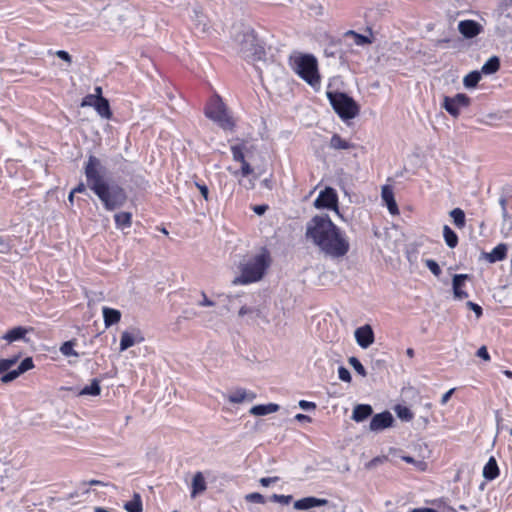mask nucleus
Wrapping results in <instances>:
<instances>
[{"label":"nucleus","mask_w":512,"mask_h":512,"mask_svg":"<svg viewBox=\"0 0 512 512\" xmlns=\"http://www.w3.org/2000/svg\"><path fill=\"white\" fill-rule=\"evenodd\" d=\"M393 416L390 412H382L372 417L370 421V429L372 431H380L390 427L393 424Z\"/></svg>","instance_id":"obj_16"},{"label":"nucleus","mask_w":512,"mask_h":512,"mask_svg":"<svg viewBox=\"0 0 512 512\" xmlns=\"http://www.w3.org/2000/svg\"><path fill=\"white\" fill-rule=\"evenodd\" d=\"M196 187L199 189L201 195L205 200L209 199V190L208 187L205 184L196 183Z\"/></svg>","instance_id":"obj_54"},{"label":"nucleus","mask_w":512,"mask_h":512,"mask_svg":"<svg viewBox=\"0 0 512 512\" xmlns=\"http://www.w3.org/2000/svg\"><path fill=\"white\" fill-rule=\"evenodd\" d=\"M270 265V256L264 251L248 259L241 265V274L232 281L234 285H246L262 279Z\"/></svg>","instance_id":"obj_3"},{"label":"nucleus","mask_w":512,"mask_h":512,"mask_svg":"<svg viewBox=\"0 0 512 512\" xmlns=\"http://www.w3.org/2000/svg\"><path fill=\"white\" fill-rule=\"evenodd\" d=\"M338 377H339L340 380H342L344 382H350L351 381V374H350V372L348 371V369H346L343 366H340L338 368Z\"/></svg>","instance_id":"obj_44"},{"label":"nucleus","mask_w":512,"mask_h":512,"mask_svg":"<svg viewBox=\"0 0 512 512\" xmlns=\"http://www.w3.org/2000/svg\"><path fill=\"white\" fill-rule=\"evenodd\" d=\"M84 484H88L90 486H105L106 484L100 480L92 479L88 482H84Z\"/></svg>","instance_id":"obj_59"},{"label":"nucleus","mask_w":512,"mask_h":512,"mask_svg":"<svg viewBox=\"0 0 512 512\" xmlns=\"http://www.w3.org/2000/svg\"><path fill=\"white\" fill-rule=\"evenodd\" d=\"M426 267L431 271V273L435 276H439L441 274V268L439 267L438 263L433 259H427L425 260Z\"/></svg>","instance_id":"obj_40"},{"label":"nucleus","mask_w":512,"mask_h":512,"mask_svg":"<svg viewBox=\"0 0 512 512\" xmlns=\"http://www.w3.org/2000/svg\"><path fill=\"white\" fill-rule=\"evenodd\" d=\"M86 190V186L83 183H80L78 186H76L72 191L74 193H82Z\"/></svg>","instance_id":"obj_61"},{"label":"nucleus","mask_w":512,"mask_h":512,"mask_svg":"<svg viewBox=\"0 0 512 512\" xmlns=\"http://www.w3.org/2000/svg\"><path fill=\"white\" fill-rule=\"evenodd\" d=\"M32 331V328H26L22 326L14 327L8 330L3 336L2 339L7 341L8 343H13L16 341H29L26 337L29 332Z\"/></svg>","instance_id":"obj_18"},{"label":"nucleus","mask_w":512,"mask_h":512,"mask_svg":"<svg viewBox=\"0 0 512 512\" xmlns=\"http://www.w3.org/2000/svg\"><path fill=\"white\" fill-rule=\"evenodd\" d=\"M94 91H95V93L93 95H96L99 98H104L102 96V88L101 87H99V86L95 87Z\"/></svg>","instance_id":"obj_63"},{"label":"nucleus","mask_w":512,"mask_h":512,"mask_svg":"<svg viewBox=\"0 0 512 512\" xmlns=\"http://www.w3.org/2000/svg\"><path fill=\"white\" fill-rule=\"evenodd\" d=\"M10 250L9 242L6 238L0 236V253H7Z\"/></svg>","instance_id":"obj_52"},{"label":"nucleus","mask_w":512,"mask_h":512,"mask_svg":"<svg viewBox=\"0 0 512 512\" xmlns=\"http://www.w3.org/2000/svg\"><path fill=\"white\" fill-rule=\"evenodd\" d=\"M124 508L128 512H142V500L139 494H134V497L131 501L127 502L124 506Z\"/></svg>","instance_id":"obj_34"},{"label":"nucleus","mask_w":512,"mask_h":512,"mask_svg":"<svg viewBox=\"0 0 512 512\" xmlns=\"http://www.w3.org/2000/svg\"><path fill=\"white\" fill-rule=\"evenodd\" d=\"M470 276L468 274H455L452 279V290L453 297L456 300H464L468 298V292L465 288V281L468 280Z\"/></svg>","instance_id":"obj_14"},{"label":"nucleus","mask_w":512,"mask_h":512,"mask_svg":"<svg viewBox=\"0 0 512 512\" xmlns=\"http://www.w3.org/2000/svg\"><path fill=\"white\" fill-rule=\"evenodd\" d=\"M410 512H439V511H437L436 509H433V508L423 507V508H414V509L410 510Z\"/></svg>","instance_id":"obj_58"},{"label":"nucleus","mask_w":512,"mask_h":512,"mask_svg":"<svg viewBox=\"0 0 512 512\" xmlns=\"http://www.w3.org/2000/svg\"><path fill=\"white\" fill-rule=\"evenodd\" d=\"M76 343L74 340L64 342L60 347V352H74L73 349Z\"/></svg>","instance_id":"obj_47"},{"label":"nucleus","mask_w":512,"mask_h":512,"mask_svg":"<svg viewBox=\"0 0 512 512\" xmlns=\"http://www.w3.org/2000/svg\"><path fill=\"white\" fill-rule=\"evenodd\" d=\"M55 55L58 58H60L63 61H65L66 63H68V64H71V62H72V58H71L70 54L67 51L58 50V51L55 52Z\"/></svg>","instance_id":"obj_48"},{"label":"nucleus","mask_w":512,"mask_h":512,"mask_svg":"<svg viewBox=\"0 0 512 512\" xmlns=\"http://www.w3.org/2000/svg\"><path fill=\"white\" fill-rule=\"evenodd\" d=\"M328 504L327 499L316 498L313 496L304 497L295 501L294 508L297 510H308L314 507L325 506Z\"/></svg>","instance_id":"obj_20"},{"label":"nucleus","mask_w":512,"mask_h":512,"mask_svg":"<svg viewBox=\"0 0 512 512\" xmlns=\"http://www.w3.org/2000/svg\"><path fill=\"white\" fill-rule=\"evenodd\" d=\"M115 226L117 229L130 228L132 225V214L130 212H119L114 215Z\"/></svg>","instance_id":"obj_28"},{"label":"nucleus","mask_w":512,"mask_h":512,"mask_svg":"<svg viewBox=\"0 0 512 512\" xmlns=\"http://www.w3.org/2000/svg\"><path fill=\"white\" fill-rule=\"evenodd\" d=\"M342 40L349 46H365L372 43V39L370 37L359 34L353 30L346 31L342 36Z\"/></svg>","instance_id":"obj_19"},{"label":"nucleus","mask_w":512,"mask_h":512,"mask_svg":"<svg viewBox=\"0 0 512 512\" xmlns=\"http://www.w3.org/2000/svg\"><path fill=\"white\" fill-rule=\"evenodd\" d=\"M466 306L475 313L476 318H480L482 316L483 310L480 305H478L472 301H468L466 303Z\"/></svg>","instance_id":"obj_45"},{"label":"nucleus","mask_w":512,"mask_h":512,"mask_svg":"<svg viewBox=\"0 0 512 512\" xmlns=\"http://www.w3.org/2000/svg\"><path fill=\"white\" fill-rule=\"evenodd\" d=\"M480 80H481L480 72L472 71L464 77L463 84L466 88H473L479 83Z\"/></svg>","instance_id":"obj_35"},{"label":"nucleus","mask_w":512,"mask_h":512,"mask_svg":"<svg viewBox=\"0 0 512 512\" xmlns=\"http://www.w3.org/2000/svg\"><path fill=\"white\" fill-rule=\"evenodd\" d=\"M94 108L102 118L110 119L112 117L110 104L106 98H98V101Z\"/></svg>","instance_id":"obj_30"},{"label":"nucleus","mask_w":512,"mask_h":512,"mask_svg":"<svg viewBox=\"0 0 512 512\" xmlns=\"http://www.w3.org/2000/svg\"><path fill=\"white\" fill-rule=\"evenodd\" d=\"M244 150H245L244 144L232 145L231 152H232L233 160L236 162H244V160H245Z\"/></svg>","instance_id":"obj_37"},{"label":"nucleus","mask_w":512,"mask_h":512,"mask_svg":"<svg viewBox=\"0 0 512 512\" xmlns=\"http://www.w3.org/2000/svg\"><path fill=\"white\" fill-rule=\"evenodd\" d=\"M372 407L368 404H359L357 405L352 414V419L356 422H361L368 418L372 414Z\"/></svg>","instance_id":"obj_27"},{"label":"nucleus","mask_w":512,"mask_h":512,"mask_svg":"<svg viewBox=\"0 0 512 512\" xmlns=\"http://www.w3.org/2000/svg\"><path fill=\"white\" fill-rule=\"evenodd\" d=\"M381 196L382 200L386 203L389 212L392 215L398 214V207L394 199V194L389 186H384L382 188Z\"/></svg>","instance_id":"obj_23"},{"label":"nucleus","mask_w":512,"mask_h":512,"mask_svg":"<svg viewBox=\"0 0 512 512\" xmlns=\"http://www.w3.org/2000/svg\"><path fill=\"white\" fill-rule=\"evenodd\" d=\"M18 357L0 359V384H8L34 367L31 357L25 358L16 368Z\"/></svg>","instance_id":"obj_7"},{"label":"nucleus","mask_w":512,"mask_h":512,"mask_svg":"<svg viewBox=\"0 0 512 512\" xmlns=\"http://www.w3.org/2000/svg\"><path fill=\"white\" fill-rule=\"evenodd\" d=\"M98 98L96 95H93V94H88L86 95L83 100H82V103H81V106L82 107H85V106H92V107H95L97 101H98Z\"/></svg>","instance_id":"obj_42"},{"label":"nucleus","mask_w":512,"mask_h":512,"mask_svg":"<svg viewBox=\"0 0 512 512\" xmlns=\"http://www.w3.org/2000/svg\"><path fill=\"white\" fill-rule=\"evenodd\" d=\"M245 499H246V501L251 502V503H257V504H265L266 503L265 497L258 492H253V493L247 494L245 496Z\"/></svg>","instance_id":"obj_39"},{"label":"nucleus","mask_w":512,"mask_h":512,"mask_svg":"<svg viewBox=\"0 0 512 512\" xmlns=\"http://www.w3.org/2000/svg\"><path fill=\"white\" fill-rule=\"evenodd\" d=\"M450 217L457 228H463L466 223L465 213L460 208H454L450 211Z\"/></svg>","instance_id":"obj_33"},{"label":"nucleus","mask_w":512,"mask_h":512,"mask_svg":"<svg viewBox=\"0 0 512 512\" xmlns=\"http://www.w3.org/2000/svg\"><path fill=\"white\" fill-rule=\"evenodd\" d=\"M295 420L298 422H312V418L310 416L301 413L295 415Z\"/></svg>","instance_id":"obj_56"},{"label":"nucleus","mask_w":512,"mask_h":512,"mask_svg":"<svg viewBox=\"0 0 512 512\" xmlns=\"http://www.w3.org/2000/svg\"><path fill=\"white\" fill-rule=\"evenodd\" d=\"M314 206L317 209H332L338 212V195L335 189L326 187L320 191L318 197L314 201Z\"/></svg>","instance_id":"obj_11"},{"label":"nucleus","mask_w":512,"mask_h":512,"mask_svg":"<svg viewBox=\"0 0 512 512\" xmlns=\"http://www.w3.org/2000/svg\"><path fill=\"white\" fill-rule=\"evenodd\" d=\"M401 459L408 464H416V460L411 456H402Z\"/></svg>","instance_id":"obj_62"},{"label":"nucleus","mask_w":512,"mask_h":512,"mask_svg":"<svg viewBox=\"0 0 512 512\" xmlns=\"http://www.w3.org/2000/svg\"><path fill=\"white\" fill-rule=\"evenodd\" d=\"M500 68V60L497 56L490 57L482 66L481 72L485 75L496 73Z\"/></svg>","instance_id":"obj_31"},{"label":"nucleus","mask_w":512,"mask_h":512,"mask_svg":"<svg viewBox=\"0 0 512 512\" xmlns=\"http://www.w3.org/2000/svg\"><path fill=\"white\" fill-rule=\"evenodd\" d=\"M278 480H279V477H277V476H275V477H263V478H260L259 483L263 487H268L270 484L275 483Z\"/></svg>","instance_id":"obj_50"},{"label":"nucleus","mask_w":512,"mask_h":512,"mask_svg":"<svg viewBox=\"0 0 512 512\" xmlns=\"http://www.w3.org/2000/svg\"><path fill=\"white\" fill-rule=\"evenodd\" d=\"M240 163H241V175L242 176H244V177L248 176L253 172L252 167L246 160H244V162H240Z\"/></svg>","instance_id":"obj_49"},{"label":"nucleus","mask_w":512,"mask_h":512,"mask_svg":"<svg viewBox=\"0 0 512 512\" xmlns=\"http://www.w3.org/2000/svg\"><path fill=\"white\" fill-rule=\"evenodd\" d=\"M279 408V405L274 403L255 405L250 409V414L255 416H264L277 412Z\"/></svg>","instance_id":"obj_26"},{"label":"nucleus","mask_w":512,"mask_h":512,"mask_svg":"<svg viewBox=\"0 0 512 512\" xmlns=\"http://www.w3.org/2000/svg\"><path fill=\"white\" fill-rule=\"evenodd\" d=\"M202 299L197 302V305L199 306H213L214 302L211 301L204 292L201 293Z\"/></svg>","instance_id":"obj_51"},{"label":"nucleus","mask_w":512,"mask_h":512,"mask_svg":"<svg viewBox=\"0 0 512 512\" xmlns=\"http://www.w3.org/2000/svg\"><path fill=\"white\" fill-rule=\"evenodd\" d=\"M145 340V337L141 330L138 328H130L121 334L120 349L126 350L136 344H139Z\"/></svg>","instance_id":"obj_12"},{"label":"nucleus","mask_w":512,"mask_h":512,"mask_svg":"<svg viewBox=\"0 0 512 512\" xmlns=\"http://www.w3.org/2000/svg\"><path fill=\"white\" fill-rule=\"evenodd\" d=\"M349 363L353 366V368L355 369V371L362 375V376H365L366 375V371H365V368L363 367V365L361 364V362L356 358V357H351L349 359Z\"/></svg>","instance_id":"obj_41"},{"label":"nucleus","mask_w":512,"mask_h":512,"mask_svg":"<svg viewBox=\"0 0 512 512\" xmlns=\"http://www.w3.org/2000/svg\"><path fill=\"white\" fill-rule=\"evenodd\" d=\"M235 41L238 44V53L247 61L256 62L264 58L265 49L252 29L246 28L236 36Z\"/></svg>","instance_id":"obj_5"},{"label":"nucleus","mask_w":512,"mask_h":512,"mask_svg":"<svg viewBox=\"0 0 512 512\" xmlns=\"http://www.w3.org/2000/svg\"><path fill=\"white\" fill-rule=\"evenodd\" d=\"M293 497L291 495H278V494H274L272 497H271V500L274 501V502H278V503H281V504H289L291 501H292Z\"/></svg>","instance_id":"obj_43"},{"label":"nucleus","mask_w":512,"mask_h":512,"mask_svg":"<svg viewBox=\"0 0 512 512\" xmlns=\"http://www.w3.org/2000/svg\"><path fill=\"white\" fill-rule=\"evenodd\" d=\"M443 237L449 248H455L457 246L458 236L448 225H444L443 227Z\"/></svg>","instance_id":"obj_32"},{"label":"nucleus","mask_w":512,"mask_h":512,"mask_svg":"<svg viewBox=\"0 0 512 512\" xmlns=\"http://www.w3.org/2000/svg\"><path fill=\"white\" fill-rule=\"evenodd\" d=\"M458 30L465 38L471 39L479 35L483 27L474 20H462L458 23Z\"/></svg>","instance_id":"obj_15"},{"label":"nucleus","mask_w":512,"mask_h":512,"mask_svg":"<svg viewBox=\"0 0 512 512\" xmlns=\"http://www.w3.org/2000/svg\"><path fill=\"white\" fill-rule=\"evenodd\" d=\"M455 390H456L455 388H452L443 394L441 401H440L441 405H445L449 401V399L451 398V396L453 395Z\"/></svg>","instance_id":"obj_55"},{"label":"nucleus","mask_w":512,"mask_h":512,"mask_svg":"<svg viewBox=\"0 0 512 512\" xmlns=\"http://www.w3.org/2000/svg\"><path fill=\"white\" fill-rule=\"evenodd\" d=\"M267 210V206L266 205H256L253 207V211L257 214V215H262L266 212Z\"/></svg>","instance_id":"obj_57"},{"label":"nucleus","mask_w":512,"mask_h":512,"mask_svg":"<svg viewBox=\"0 0 512 512\" xmlns=\"http://www.w3.org/2000/svg\"><path fill=\"white\" fill-rule=\"evenodd\" d=\"M193 15L191 16V20L193 22L194 28L200 33H206L209 30V23L206 15L203 13V10L199 6H195L192 10Z\"/></svg>","instance_id":"obj_17"},{"label":"nucleus","mask_w":512,"mask_h":512,"mask_svg":"<svg viewBox=\"0 0 512 512\" xmlns=\"http://www.w3.org/2000/svg\"><path fill=\"white\" fill-rule=\"evenodd\" d=\"M252 312H253V310H252L251 308H248V307H246V306H243V307H241V308H240V310H239V316H241V317H242V316H244V315H246V314H248V313H252Z\"/></svg>","instance_id":"obj_60"},{"label":"nucleus","mask_w":512,"mask_h":512,"mask_svg":"<svg viewBox=\"0 0 512 512\" xmlns=\"http://www.w3.org/2000/svg\"><path fill=\"white\" fill-rule=\"evenodd\" d=\"M102 313L106 327L117 324L121 319V312L117 309L103 307Z\"/></svg>","instance_id":"obj_25"},{"label":"nucleus","mask_w":512,"mask_h":512,"mask_svg":"<svg viewBox=\"0 0 512 512\" xmlns=\"http://www.w3.org/2000/svg\"><path fill=\"white\" fill-rule=\"evenodd\" d=\"M205 115L222 129L231 130L234 127V122L219 96H214L210 99L205 107Z\"/></svg>","instance_id":"obj_9"},{"label":"nucleus","mask_w":512,"mask_h":512,"mask_svg":"<svg viewBox=\"0 0 512 512\" xmlns=\"http://www.w3.org/2000/svg\"><path fill=\"white\" fill-rule=\"evenodd\" d=\"M293 71L312 88L320 87L321 78L318 71V61L312 54H300L292 58Z\"/></svg>","instance_id":"obj_4"},{"label":"nucleus","mask_w":512,"mask_h":512,"mask_svg":"<svg viewBox=\"0 0 512 512\" xmlns=\"http://www.w3.org/2000/svg\"><path fill=\"white\" fill-rule=\"evenodd\" d=\"M500 474V470L497 464L496 459L492 456L489 458L487 463L483 468V477L486 480L492 481L496 479Z\"/></svg>","instance_id":"obj_22"},{"label":"nucleus","mask_w":512,"mask_h":512,"mask_svg":"<svg viewBox=\"0 0 512 512\" xmlns=\"http://www.w3.org/2000/svg\"><path fill=\"white\" fill-rule=\"evenodd\" d=\"M315 333L323 342L334 343L340 339L338 320L332 314H320L314 317Z\"/></svg>","instance_id":"obj_8"},{"label":"nucleus","mask_w":512,"mask_h":512,"mask_svg":"<svg viewBox=\"0 0 512 512\" xmlns=\"http://www.w3.org/2000/svg\"><path fill=\"white\" fill-rule=\"evenodd\" d=\"M206 489L207 485L202 472L195 473L191 485V496L195 497L198 494L203 493Z\"/></svg>","instance_id":"obj_24"},{"label":"nucleus","mask_w":512,"mask_h":512,"mask_svg":"<svg viewBox=\"0 0 512 512\" xmlns=\"http://www.w3.org/2000/svg\"><path fill=\"white\" fill-rule=\"evenodd\" d=\"M326 95L332 108L342 120L353 119L359 114L358 104L346 93L327 91Z\"/></svg>","instance_id":"obj_6"},{"label":"nucleus","mask_w":512,"mask_h":512,"mask_svg":"<svg viewBox=\"0 0 512 512\" xmlns=\"http://www.w3.org/2000/svg\"><path fill=\"white\" fill-rule=\"evenodd\" d=\"M329 146L335 150H349L355 147L353 143L346 141L338 134L331 137Z\"/></svg>","instance_id":"obj_29"},{"label":"nucleus","mask_w":512,"mask_h":512,"mask_svg":"<svg viewBox=\"0 0 512 512\" xmlns=\"http://www.w3.org/2000/svg\"><path fill=\"white\" fill-rule=\"evenodd\" d=\"M357 344L362 349H367L374 341V332L370 325H363L354 332Z\"/></svg>","instance_id":"obj_13"},{"label":"nucleus","mask_w":512,"mask_h":512,"mask_svg":"<svg viewBox=\"0 0 512 512\" xmlns=\"http://www.w3.org/2000/svg\"><path fill=\"white\" fill-rule=\"evenodd\" d=\"M306 238L311 240L325 255L332 258L345 256L350 248L344 232L329 216H314L306 226Z\"/></svg>","instance_id":"obj_1"},{"label":"nucleus","mask_w":512,"mask_h":512,"mask_svg":"<svg viewBox=\"0 0 512 512\" xmlns=\"http://www.w3.org/2000/svg\"><path fill=\"white\" fill-rule=\"evenodd\" d=\"M299 406H300V408H302L304 410H308V409L315 410L316 409V404L314 402H310V401H306V400H300Z\"/></svg>","instance_id":"obj_53"},{"label":"nucleus","mask_w":512,"mask_h":512,"mask_svg":"<svg viewBox=\"0 0 512 512\" xmlns=\"http://www.w3.org/2000/svg\"><path fill=\"white\" fill-rule=\"evenodd\" d=\"M471 103L470 98L464 93L455 96H444L442 107L454 118L459 117L462 109L467 108Z\"/></svg>","instance_id":"obj_10"},{"label":"nucleus","mask_w":512,"mask_h":512,"mask_svg":"<svg viewBox=\"0 0 512 512\" xmlns=\"http://www.w3.org/2000/svg\"><path fill=\"white\" fill-rule=\"evenodd\" d=\"M500 205H501L502 210H503V215L505 216L506 215V200L504 198L500 199Z\"/></svg>","instance_id":"obj_64"},{"label":"nucleus","mask_w":512,"mask_h":512,"mask_svg":"<svg viewBox=\"0 0 512 512\" xmlns=\"http://www.w3.org/2000/svg\"><path fill=\"white\" fill-rule=\"evenodd\" d=\"M247 398V393L244 389L235 390L230 396L229 401L232 403H241Z\"/></svg>","instance_id":"obj_38"},{"label":"nucleus","mask_w":512,"mask_h":512,"mask_svg":"<svg viewBox=\"0 0 512 512\" xmlns=\"http://www.w3.org/2000/svg\"><path fill=\"white\" fill-rule=\"evenodd\" d=\"M398 416L401 419L410 421L413 419V413L410 411V409L403 407L398 410Z\"/></svg>","instance_id":"obj_46"},{"label":"nucleus","mask_w":512,"mask_h":512,"mask_svg":"<svg viewBox=\"0 0 512 512\" xmlns=\"http://www.w3.org/2000/svg\"><path fill=\"white\" fill-rule=\"evenodd\" d=\"M101 392V388L99 382L97 380H93L90 385L85 386L81 390V394L83 395H93L97 396Z\"/></svg>","instance_id":"obj_36"},{"label":"nucleus","mask_w":512,"mask_h":512,"mask_svg":"<svg viewBox=\"0 0 512 512\" xmlns=\"http://www.w3.org/2000/svg\"><path fill=\"white\" fill-rule=\"evenodd\" d=\"M106 169L99 158L91 155L85 165L87 186L102 202L107 211L119 209L127 202L125 190L105 178Z\"/></svg>","instance_id":"obj_2"},{"label":"nucleus","mask_w":512,"mask_h":512,"mask_svg":"<svg viewBox=\"0 0 512 512\" xmlns=\"http://www.w3.org/2000/svg\"><path fill=\"white\" fill-rule=\"evenodd\" d=\"M507 256V246L506 244H498L493 250L489 253L483 252L482 257L487 260L489 263H495L498 261H502Z\"/></svg>","instance_id":"obj_21"}]
</instances>
